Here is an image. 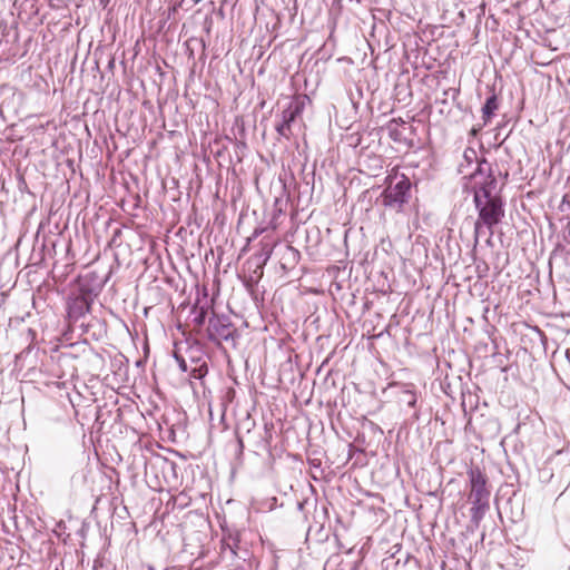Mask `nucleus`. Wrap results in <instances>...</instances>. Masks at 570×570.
<instances>
[{"label": "nucleus", "instance_id": "nucleus-1", "mask_svg": "<svg viewBox=\"0 0 570 570\" xmlns=\"http://www.w3.org/2000/svg\"><path fill=\"white\" fill-rule=\"evenodd\" d=\"M473 202L479 213L478 220L474 224L475 234H479L482 226H485L492 234L493 227L504 217V206L501 197L480 198L476 196Z\"/></svg>", "mask_w": 570, "mask_h": 570}, {"label": "nucleus", "instance_id": "nucleus-2", "mask_svg": "<svg viewBox=\"0 0 570 570\" xmlns=\"http://www.w3.org/2000/svg\"><path fill=\"white\" fill-rule=\"evenodd\" d=\"M386 188L382 193V202L387 207H402L407 200V194L411 188L410 178L393 167L386 176Z\"/></svg>", "mask_w": 570, "mask_h": 570}, {"label": "nucleus", "instance_id": "nucleus-3", "mask_svg": "<svg viewBox=\"0 0 570 570\" xmlns=\"http://www.w3.org/2000/svg\"><path fill=\"white\" fill-rule=\"evenodd\" d=\"M482 163H478L474 171L469 174L468 184L465 185L466 189L473 193L474 197L487 198L491 197V193L495 187L497 180L490 168L485 169Z\"/></svg>", "mask_w": 570, "mask_h": 570}, {"label": "nucleus", "instance_id": "nucleus-4", "mask_svg": "<svg viewBox=\"0 0 570 570\" xmlns=\"http://www.w3.org/2000/svg\"><path fill=\"white\" fill-rule=\"evenodd\" d=\"M469 476L471 483L469 499L478 508L487 505L490 492L487 489L485 475L479 469H473L470 470Z\"/></svg>", "mask_w": 570, "mask_h": 570}, {"label": "nucleus", "instance_id": "nucleus-5", "mask_svg": "<svg viewBox=\"0 0 570 570\" xmlns=\"http://www.w3.org/2000/svg\"><path fill=\"white\" fill-rule=\"evenodd\" d=\"M305 107V97L296 96L289 102L288 107L282 112V121L287 122L292 126L296 117L299 116Z\"/></svg>", "mask_w": 570, "mask_h": 570}, {"label": "nucleus", "instance_id": "nucleus-6", "mask_svg": "<svg viewBox=\"0 0 570 570\" xmlns=\"http://www.w3.org/2000/svg\"><path fill=\"white\" fill-rule=\"evenodd\" d=\"M209 333L210 336L216 335L219 338L228 340L230 336V326L226 324H220L218 318H212L209 321Z\"/></svg>", "mask_w": 570, "mask_h": 570}, {"label": "nucleus", "instance_id": "nucleus-7", "mask_svg": "<svg viewBox=\"0 0 570 570\" xmlns=\"http://www.w3.org/2000/svg\"><path fill=\"white\" fill-rule=\"evenodd\" d=\"M499 109V101L495 94H492L482 107V119L484 124H488L494 112Z\"/></svg>", "mask_w": 570, "mask_h": 570}, {"label": "nucleus", "instance_id": "nucleus-8", "mask_svg": "<svg viewBox=\"0 0 570 570\" xmlns=\"http://www.w3.org/2000/svg\"><path fill=\"white\" fill-rule=\"evenodd\" d=\"M276 131L286 139H289L292 135L291 125L284 121L276 126Z\"/></svg>", "mask_w": 570, "mask_h": 570}, {"label": "nucleus", "instance_id": "nucleus-9", "mask_svg": "<svg viewBox=\"0 0 570 570\" xmlns=\"http://www.w3.org/2000/svg\"><path fill=\"white\" fill-rule=\"evenodd\" d=\"M463 158L469 165H471L476 160V151L473 148H466L463 153Z\"/></svg>", "mask_w": 570, "mask_h": 570}, {"label": "nucleus", "instance_id": "nucleus-10", "mask_svg": "<svg viewBox=\"0 0 570 570\" xmlns=\"http://www.w3.org/2000/svg\"><path fill=\"white\" fill-rule=\"evenodd\" d=\"M208 368L206 364L200 365L198 368L193 371V376L195 379H202L205 374H207Z\"/></svg>", "mask_w": 570, "mask_h": 570}, {"label": "nucleus", "instance_id": "nucleus-11", "mask_svg": "<svg viewBox=\"0 0 570 570\" xmlns=\"http://www.w3.org/2000/svg\"><path fill=\"white\" fill-rule=\"evenodd\" d=\"M207 311L204 307H200L198 316L195 318V322L197 325H203L205 317H206Z\"/></svg>", "mask_w": 570, "mask_h": 570}, {"label": "nucleus", "instance_id": "nucleus-12", "mask_svg": "<svg viewBox=\"0 0 570 570\" xmlns=\"http://www.w3.org/2000/svg\"><path fill=\"white\" fill-rule=\"evenodd\" d=\"M568 198H570V193H569V194H567V195H564L563 200H566V199H568Z\"/></svg>", "mask_w": 570, "mask_h": 570}, {"label": "nucleus", "instance_id": "nucleus-13", "mask_svg": "<svg viewBox=\"0 0 570 570\" xmlns=\"http://www.w3.org/2000/svg\"><path fill=\"white\" fill-rule=\"evenodd\" d=\"M180 367H183V370H186V364L184 361H183V364H180Z\"/></svg>", "mask_w": 570, "mask_h": 570}, {"label": "nucleus", "instance_id": "nucleus-14", "mask_svg": "<svg viewBox=\"0 0 570 570\" xmlns=\"http://www.w3.org/2000/svg\"><path fill=\"white\" fill-rule=\"evenodd\" d=\"M460 173H464L463 165H460Z\"/></svg>", "mask_w": 570, "mask_h": 570}, {"label": "nucleus", "instance_id": "nucleus-15", "mask_svg": "<svg viewBox=\"0 0 570 570\" xmlns=\"http://www.w3.org/2000/svg\"><path fill=\"white\" fill-rule=\"evenodd\" d=\"M195 4L202 2L203 0H193Z\"/></svg>", "mask_w": 570, "mask_h": 570}]
</instances>
